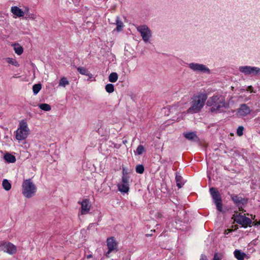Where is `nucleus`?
<instances>
[{
  "label": "nucleus",
  "mask_w": 260,
  "mask_h": 260,
  "mask_svg": "<svg viewBox=\"0 0 260 260\" xmlns=\"http://www.w3.org/2000/svg\"><path fill=\"white\" fill-rule=\"evenodd\" d=\"M244 127L242 126H240L237 129V135L238 136H242L243 135Z\"/></svg>",
  "instance_id": "nucleus-33"
},
{
  "label": "nucleus",
  "mask_w": 260,
  "mask_h": 260,
  "mask_svg": "<svg viewBox=\"0 0 260 260\" xmlns=\"http://www.w3.org/2000/svg\"><path fill=\"white\" fill-rule=\"evenodd\" d=\"M118 80V75L116 73L113 72L110 74L109 80L111 82H115Z\"/></svg>",
  "instance_id": "nucleus-23"
},
{
  "label": "nucleus",
  "mask_w": 260,
  "mask_h": 260,
  "mask_svg": "<svg viewBox=\"0 0 260 260\" xmlns=\"http://www.w3.org/2000/svg\"><path fill=\"white\" fill-rule=\"evenodd\" d=\"M250 217H251V219H252L254 220V218H255V215H252V214H251V215H250Z\"/></svg>",
  "instance_id": "nucleus-42"
},
{
  "label": "nucleus",
  "mask_w": 260,
  "mask_h": 260,
  "mask_svg": "<svg viewBox=\"0 0 260 260\" xmlns=\"http://www.w3.org/2000/svg\"><path fill=\"white\" fill-rule=\"evenodd\" d=\"M234 256L238 260H244L246 256V254L241 252L240 250H236L234 252Z\"/></svg>",
  "instance_id": "nucleus-17"
},
{
  "label": "nucleus",
  "mask_w": 260,
  "mask_h": 260,
  "mask_svg": "<svg viewBox=\"0 0 260 260\" xmlns=\"http://www.w3.org/2000/svg\"><path fill=\"white\" fill-rule=\"evenodd\" d=\"M105 89L107 92L108 93H112L114 90V86L112 84H108L105 87Z\"/></svg>",
  "instance_id": "nucleus-27"
},
{
  "label": "nucleus",
  "mask_w": 260,
  "mask_h": 260,
  "mask_svg": "<svg viewBox=\"0 0 260 260\" xmlns=\"http://www.w3.org/2000/svg\"><path fill=\"white\" fill-rule=\"evenodd\" d=\"M11 11L16 17H23L24 15L23 11L17 6L12 7Z\"/></svg>",
  "instance_id": "nucleus-16"
},
{
  "label": "nucleus",
  "mask_w": 260,
  "mask_h": 260,
  "mask_svg": "<svg viewBox=\"0 0 260 260\" xmlns=\"http://www.w3.org/2000/svg\"><path fill=\"white\" fill-rule=\"evenodd\" d=\"M251 112L250 108L246 104L241 105L240 108L237 110V114L239 116L244 117L249 114Z\"/></svg>",
  "instance_id": "nucleus-12"
},
{
  "label": "nucleus",
  "mask_w": 260,
  "mask_h": 260,
  "mask_svg": "<svg viewBox=\"0 0 260 260\" xmlns=\"http://www.w3.org/2000/svg\"><path fill=\"white\" fill-rule=\"evenodd\" d=\"M137 30L140 32L143 40L147 42L151 36V32L148 27L146 25H141L137 27Z\"/></svg>",
  "instance_id": "nucleus-10"
},
{
  "label": "nucleus",
  "mask_w": 260,
  "mask_h": 260,
  "mask_svg": "<svg viewBox=\"0 0 260 260\" xmlns=\"http://www.w3.org/2000/svg\"><path fill=\"white\" fill-rule=\"evenodd\" d=\"M29 128L25 120H22L19 122V126L15 132V138L18 141L25 140L29 134Z\"/></svg>",
  "instance_id": "nucleus-3"
},
{
  "label": "nucleus",
  "mask_w": 260,
  "mask_h": 260,
  "mask_svg": "<svg viewBox=\"0 0 260 260\" xmlns=\"http://www.w3.org/2000/svg\"><path fill=\"white\" fill-rule=\"evenodd\" d=\"M13 46L14 51L16 54L21 55L23 53V49L19 44H14Z\"/></svg>",
  "instance_id": "nucleus-20"
},
{
  "label": "nucleus",
  "mask_w": 260,
  "mask_h": 260,
  "mask_svg": "<svg viewBox=\"0 0 260 260\" xmlns=\"http://www.w3.org/2000/svg\"><path fill=\"white\" fill-rule=\"evenodd\" d=\"M182 104L180 103H178L176 105H174L173 106H172L171 108H170V110L171 111H173L174 110H175V109H177L178 110H179V111H181V108H180V106Z\"/></svg>",
  "instance_id": "nucleus-32"
},
{
  "label": "nucleus",
  "mask_w": 260,
  "mask_h": 260,
  "mask_svg": "<svg viewBox=\"0 0 260 260\" xmlns=\"http://www.w3.org/2000/svg\"><path fill=\"white\" fill-rule=\"evenodd\" d=\"M239 71L245 75H257L260 74V69L257 67H251L249 66L240 67Z\"/></svg>",
  "instance_id": "nucleus-9"
},
{
  "label": "nucleus",
  "mask_w": 260,
  "mask_h": 260,
  "mask_svg": "<svg viewBox=\"0 0 260 260\" xmlns=\"http://www.w3.org/2000/svg\"><path fill=\"white\" fill-rule=\"evenodd\" d=\"M39 108L45 111H49L51 110V106L47 104H41L39 105Z\"/></svg>",
  "instance_id": "nucleus-24"
},
{
  "label": "nucleus",
  "mask_w": 260,
  "mask_h": 260,
  "mask_svg": "<svg viewBox=\"0 0 260 260\" xmlns=\"http://www.w3.org/2000/svg\"><path fill=\"white\" fill-rule=\"evenodd\" d=\"M5 160L8 163H14L16 161L15 156L10 153H7L4 155Z\"/></svg>",
  "instance_id": "nucleus-18"
},
{
  "label": "nucleus",
  "mask_w": 260,
  "mask_h": 260,
  "mask_svg": "<svg viewBox=\"0 0 260 260\" xmlns=\"http://www.w3.org/2000/svg\"><path fill=\"white\" fill-rule=\"evenodd\" d=\"M214 203L216 204L217 210L221 212L222 211V207L221 200L219 201V202H217V201L215 202Z\"/></svg>",
  "instance_id": "nucleus-34"
},
{
  "label": "nucleus",
  "mask_w": 260,
  "mask_h": 260,
  "mask_svg": "<svg viewBox=\"0 0 260 260\" xmlns=\"http://www.w3.org/2000/svg\"><path fill=\"white\" fill-rule=\"evenodd\" d=\"M222 258V254L219 253H216L214 254L213 260H221Z\"/></svg>",
  "instance_id": "nucleus-36"
},
{
  "label": "nucleus",
  "mask_w": 260,
  "mask_h": 260,
  "mask_svg": "<svg viewBox=\"0 0 260 260\" xmlns=\"http://www.w3.org/2000/svg\"><path fill=\"white\" fill-rule=\"evenodd\" d=\"M252 223L255 226L259 225H260V220L259 221L255 220L253 222H252Z\"/></svg>",
  "instance_id": "nucleus-38"
},
{
  "label": "nucleus",
  "mask_w": 260,
  "mask_h": 260,
  "mask_svg": "<svg viewBox=\"0 0 260 260\" xmlns=\"http://www.w3.org/2000/svg\"><path fill=\"white\" fill-rule=\"evenodd\" d=\"M41 89V85L40 84H35L32 87L34 93L37 94Z\"/></svg>",
  "instance_id": "nucleus-25"
},
{
  "label": "nucleus",
  "mask_w": 260,
  "mask_h": 260,
  "mask_svg": "<svg viewBox=\"0 0 260 260\" xmlns=\"http://www.w3.org/2000/svg\"><path fill=\"white\" fill-rule=\"evenodd\" d=\"M180 178H181L180 176H176V177L177 185L179 188H181L182 187L181 184L179 182Z\"/></svg>",
  "instance_id": "nucleus-37"
},
{
  "label": "nucleus",
  "mask_w": 260,
  "mask_h": 260,
  "mask_svg": "<svg viewBox=\"0 0 260 260\" xmlns=\"http://www.w3.org/2000/svg\"><path fill=\"white\" fill-rule=\"evenodd\" d=\"M91 257V255H88L87 256V258H90Z\"/></svg>",
  "instance_id": "nucleus-43"
},
{
  "label": "nucleus",
  "mask_w": 260,
  "mask_h": 260,
  "mask_svg": "<svg viewBox=\"0 0 260 260\" xmlns=\"http://www.w3.org/2000/svg\"><path fill=\"white\" fill-rule=\"evenodd\" d=\"M237 229H238V226L237 225H235L232 226V229H228L225 230L224 234L227 235L230 233L232 232V231L236 230Z\"/></svg>",
  "instance_id": "nucleus-35"
},
{
  "label": "nucleus",
  "mask_w": 260,
  "mask_h": 260,
  "mask_svg": "<svg viewBox=\"0 0 260 260\" xmlns=\"http://www.w3.org/2000/svg\"><path fill=\"white\" fill-rule=\"evenodd\" d=\"M78 204L81 205L80 211L81 214H86L89 212L91 208V204L89 199H84L81 202H78Z\"/></svg>",
  "instance_id": "nucleus-11"
},
{
  "label": "nucleus",
  "mask_w": 260,
  "mask_h": 260,
  "mask_svg": "<svg viewBox=\"0 0 260 260\" xmlns=\"http://www.w3.org/2000/svg\"><path fill=\"white\" fill-rule=\"evenodd\" d=\"M184 136L185 138L189 140H194L195 138H197V136L195 133L194 132H189L184 134Z\"/></svg>",
  "instance_id": "nucleus-19"
},
{
  "label": "nucleus",
  "mask_w": 260,
  "mask_h": 260,
  "mask_svg": "<svg viewBox=\"0 0 260 260\" xmlns=\"http://www.w3.org/2000/svg\"><path fill=\"white\" fill-rule=\"evenodd\" d=\"M247 91H250L251 92H253V88L251 86H249L247 87Z\"/></svg>",
  "instance_id": "nucleus-39"
},
{
  "label": "nucleus",
  "mask_w": 260,
  "mask_h": 260,
  "mask_svg": "<svg viewBox=\"0 0 260 260\" xmlns=\"http://www.w3.org/2000/svg\"><path fill=\"white\" fill-rule=\"evenodd\" d=\"M136 171L138 173L142 174L144 171V168L142 165H138L136 167Z\"/></svg>",
  "instance_id": "nucleus-30"
},
{
  "label": "nucleus",
  "mask_w": 260,
  "mask_h": 260,
  "mask_svg": "<svg viewBox=\"0 0 260 260\" xmlns=\"http://www.w3.org/2000/svg\"><path fill=\"white\" fill-rule=\"evenodd\" d=\"M123 27V24L122 21L117 20L116 21V30L118 31L122 30Z\"/></svg>",
  "instance_id": "nucleus-28"
},
{
  "label": "nucleus",
  "mask_w": 260,
  "mask_h": 260,
  "mask_svg": "<svg viewBox=\"0 0 260 260\" xmlns=\"http://www.w3.org/2000/svg\"><path fill=\"white\" fill-rule=\"evenodd\" d=\"M7 61L8 63H10V64H13L15 66H18V63L17 62V61L13 59V58H8L7 59Z\"/></svg>",
  "instance_id": "nucleus-31"
},
{
  "label": "nucleus",
  "mask_w": 260,
  "mask_h": 260,
  "mask_svg": "<svg viewBox=\"0 0 260 260\" xmlns=\"http://www.w3.org/2000/svg\"><path fill=\"white\" fill-rule=\"evenodd\" d=\"M200 260H208V259H207V258L206 256H205L204 255H202L201 256Z\"/></svg>",
  "instance_id": "nucleus-40"
},
{
  "label": "nucleus",
  "mask_w": 260,
  "mask_h": 260,
  "mask_svg": "<svg viewBox=\"0 0 260 260\" xmlns=\"http://www.w3.org/2000/svg\"><path fill=\"white\" fill-rule=\"evenodd\" d=\"M85 75L88 76L90 78H92V74L91 73H90L88 71L87 75Z\"/></svg>",
  "instance_id": "nucleus-41"
},
{
  "label": "nucleus",
  "mask_w": 260,
  "mask_h": 260,
  "mask_svg": "<svg viewBox=\"0 0 260 260\" xmlns=\"http://www.w3.org/2000/svg\"><path fill=\"white\" fill-rule=\"evenodd\" d=\"M107 246L108 249V251L105 253V256L107 257H109V254L111 252L118 250V243L114 237L107 238Z\"/></svg>",
  "instance_id": "nucleus-6"
},
{
  "label": "nucleus",
  "mask_w": 260,
  "mask_h": 260,
  "mask_svg": "<svg viewBox=\"0 0 260 260\" xmlns=\"http://www.w3.org/2000/svg\"><path fill=\"white\" fill-rule=\"evenodd\" d=\"M0 249L10 254L16 253V247L12 243L8 242H1L0 243Z\"/></svg>",
  "instance_id": "nucleus-8"
},
{
  "label": "nucleus",
  "mask_w": 260,
  "mask_h": 260,
  "mask_svg": "<svg viewBox=\"0 0 260 260\" xmlns=\"http://www.w3.org/2000/svg\"><path fill=\"white\" fill-rule=\"evenodd\" d=\"M69 84V82L67 78L63 77H61L59 80L58 85L61 87H66V86Z\"/></svg>",
  "instance_id": "nucleus-22"
},
{
  "label": "nucleus",
  "mask_w": 260,
  "mask_h": 260,
  "mask_svg": "<svg viewBox=\"0 0 260 260\" xmlns=\"http://www.w3.org/2000/svg\"><path fill=\"white\" fill-rule=\"evenodd\" d=\"M77 70L81 74L85 75L88 74V70L85 68L80 67L77 68Z\"/></svg>",
  "instance_id": "nucleus-29"
},
{
  "label": "nucleus",
  "mask_w": 260,
  "mask_h": 260,
  "mask_svg": "<svg viewBox=\"0 0 260 260\" xmlns=\"http://www.w3.org/2000/svg\"><path fill=\"white\" fill-rule=\"evenodd\" d=\"M232 219L235 222L245 228L248 226H251L252 221L250 218L245 216V214L242 215L241 213H239L238 211H235Z\"/></svg>",
  "instance_id": "nucleus-4"
},
{
  "label": "nucleus",
  "mask_w": 260,
  "mask_h": 260,
  "mask_svg": "<svg viewBox=\"0 0 260 260\" xmlns=\"http://www.w3.org/2000/svg\"><path fill=\"white\" fill-rule=\"evenodd\" d=\"M244 90L243 89H241V92L243 91Z\"/></svg>",
  "instance_id": "nucleus-44"
},
{
  "label": "nucleus",
  "mask_w": 260,
  "mask_h": 260,
  "mask_svg": "<svg viewBox=\"0 0 260 260\" xmlns=\"http://www.w3.org/2000/svg\"><path fill=\"white\" fill-rule=\"evenodd\" d=\"M189 67L192 70L197 71L206 72L209 71L205 66L201 64L191 63L189 64Z\"/></svg>",
  "instance_id": "nucleus-13"
},
{
  "label": "nucleus",
  "mask_w": 260,
  "mask_h": 260,
  "mask_svg": "<svg viewBox=\"0 0 260 260\" xmlns=\"http://www.w3.org/2000/svg\"><path fill=\"white\" fill-rule=\"evenodd\" d=\"M232 200L238 206L239 211L243 212L244 210L241 204H243L244 202H245V201L242 198H240L238 196H234L232 197Z\"/></svg>",
  "instance_id": "nucleus-15"
},
{
  "label": "nucleus",
  "mask_w": 260,
  "mask_h": 260,
  "mask_svg": "<svg viewBox=\"0 0 260 260\" xmlns=\"http://www.w3.org/2000/svg\"><path fill=\"white\" fill-rule=\"evenodd\" d=\"M207 105L210 107V111L212 113L221 112L223 109L229 107V103L226 100V93H215L207 100Z\"/></svg>",
  "instance_id": "nucleus-1"
},
{
  "label": "nucleus",
  "mask_w": 260,
  "mask_h": 260,
  "mask_svg": "<svg viewBox=\"0 0 260 260\" xmlns=\"http://www.w3.org/2000/svg\"><path fill=\"white\" fill-rule=\"evenodd\" d=\"M118 190L124 193H127L129 191V177L124 175L123 172L121 182L117 185Z\"/></svg>",
  "instance_id": "nucleus-7"
},
{
  "label": "nucleus",
  "mask_w": 260,
  "mask_h": 260,
  "mask_svg": "<svg viewBox=\"0 0 260 260\" xmlns=\"http://www.w3.org/2000/svg\"><path fill=\"white\" fill-rule=\"evenodd\" d=\"M22 193L26 198H29L36 192V187L30 179L24 180L22 183Z\"/></svg>",
  "instance_id": "nucleus-5"
},
{
  "label": "nucleus",
  "mask_w": 260,
  "mask_h": 260,
  "mask_svg": "<svg viewBox=\"0 0 260 260\" xmlns=\"http://www.w3.org/2000/svg\"><path fill=\"white\" fill-rule=\"evenodd\" d=\"M210 192L213 199L215 202H219L221 200L220 193L218 190L215 187H212L210 189Z\"/></svg>",
  "instance_id": "nucleus-14"
},
{
  "label": "nucleus",
  "mask_w": 260,
  "mask_h": 260,
  "mask_svg": "<svg viewBox=\"0 0 260 260\" xmlns=\"http://www.w3.org/2000/svg\"><path fill=\"white\" fill-rule=\"evenodd\" d=\"M145 151V148L143 145H139L135 152L138 155H141Z\"/></svg>",
  "instance_id": "nucleus-26"
},
{
  "label": "nucleus",
  "mask_w": 260,
  "mask_h": 260,
  "mask_svg": "<svg viewBox=\"0 0 260 260\" xmlns=\"http://www.w3.org/2000/svg\"><path fill=\"white\" fill-rule=\"evenodd\" d=\"M2 185L6 190H10L11 188V184L7 179H4L2 182Z\"/></svg>",
  "instance_id": "nucleus-21"
},
{
  "label": "nucleus",
  "mask_w": 260,
  "mask_h": 260,
  "mask_svg": "<svg viewBox=\"0 0 260 260\" xmlns=\"http://www.w3.org/2000/svg\"><path fill=\"white\" fill-rule=\"evenodd\" d=\"M207 99V94L205 92L194 94L191 98L190 107L187 111V113H199L204 107Z\"/></svg>",
  "instance_id": "nucleus-2"
}]
</instances>
